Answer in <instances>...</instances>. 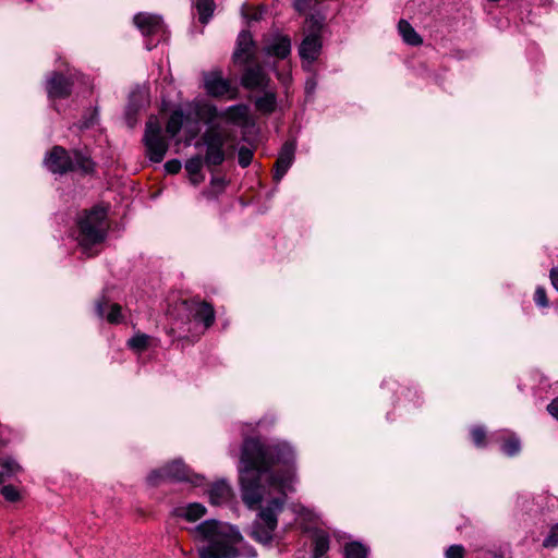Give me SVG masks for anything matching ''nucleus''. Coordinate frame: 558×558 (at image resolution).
Masks as SVG:
<instances>
[{
  "label": "nucleus",
  "instance_id": "f257e3e1",
  "mask_svg": "<svg viewBox=\"0 0 558 558\" xmlns=\"http://www.w3.org/2000/svg\"><path fill=\"white\" fill-rule=\"evenodd\" d=\"M238 471L242 500L250 508L262 502V478L267 475V484L281 497L271 498L265 507H270L278 514L283 510L287 493L294 490L295 451L286 441L264 442L247 436L242 441Z\"/></svg>",
  "mask_w": 558,
  "mask_h": 558
},
{
  "label": "nucleus",
  "instance_id": "f03ea898",
  "mask_svg": "<svg viewBox=\"0 0 558 558\" xmlns=\"http://www.w3.org/2000/svg\"><path fill=\"white\" fill-rule=\"evenodd\" d=\"M195 538L207 542L198 548V558H239L236 545L243 541L239 529L232 524L209 519L194 527Z\"/></svg>",
  "mask_w": 558,
  "mask_h": 558
},
{
  "label": "nucleus",
  "instance_id": "7ed1b4c3",
  "mask_svg": "<svg viewBox=\"0 0 558 558\" xmlns=\"http://www.w3.org/2000/svg\"><path fill=\"white\" fill-rule=\"evenodd\" d=\"M77 241L84 248H92L105 242L108 235L107 209L101 205H94L84 209L76 220Z\"/></svg>",
  "mask_w": 558,
  "mask_h": 558
},
{
  "label": "nucleus",
  "instance_id": "20e7f679",
  "mask_svg": "<svg viewBox=\"0 0 558 558\" xmlns=\"http://www.w3.org/2000/svg\"><path fill=\"white\" fill-rule=\"evenodd\" d=\"M143 144L146 150V157L154 163H159L163 160L170 142L162 134V128L160 123L150 118L145 124V131L143 136Z\"/></svg>",
  "mask_w": 558,
  "mask_h": 558
},
{
  "label": "nucleus",
  "instance_id": "39448f33",
  "mask_svg": "<svg viewBox=\"0 0 558 558\" xmlns=\"http://www.w3.org/2000/svg\"><path fill=\"white\" fill-rule=\"evenodd\" d=\"M203 87L206 94L211 98L235 99L238 97V88L233 87L228 78L223 77L221 69L217 68L211 71H204Z\"/></svg>",
  "mask_w": 558,
  "mask_h": 558
},
{
  "label": "nucleus",
  "instance_id": "423d86ee",
  "mask_svg": "<svg viewBox=\"0 0 558 558\" xmlns=\"http://www.w3.org/2000/svg\"><path fill=\"white\" fill-rule=\"evenodd\" d=\"M74 82L60 71H52L46 81L45 89L48 99L54 104L57 100L66 99L72 95ZM53 109L58 110L56 105Z\"/></svg>",
  "mask_w": 558,
  "mask_h": 558
},
{
  "label": "nucleus",
  "instance_id": "0eeeda50",
  "mask_svg": "<svg viewBox=\"0 0 558 558\" xmlns=\"http://www.w3.org/2000/svg\"><path fill=\"white\" fill-rule=\"evenodd\" d=\"M47 169L53 174H66L74 172V159L72 149L68 150L63 146L54 145L47 154L44 160Z\"/></svg>",
  "mask_w": 558,
  "mask_h": 558
},
{
  "label": "nucleus",
  "instance_id": "6e6552de",
  "mask_svg": "<svg viewBox=\"0 0 558 558\" xmlns=\"http://www.w3.org/2000/svg\"><path fill=\"white\" fill-rule=\"evenodd\" d=\"M241 86L246 90H266L270 88L271 78L258 62L243 65Z\"/></svg>",
  "mask_w": 558,
  "mask_h": 558
},
{
  "label": "nucleus",
  "instance_id": "1a4fd4ad",
  "mask_svg": "<svg viewBox=\"0 0 558 558\" xmlns=\"http://www.w3.org/2000/svg\"><path fill=\"white\" fill-rule=\"evenodd\" d=\"M256 43L250 29H242L235 41V48L232 53L234 65L242 66L255 62Z\"/></svg>",
  "mask_w": 558,
  "mask_h": 558
},
{
  "label": "nucleus",
  "instance_id": "9d476101",
  "mask_svg": "<svg viewBox=\"0 0 558 558\" xmlns=\"http://www.w3.org/2000/svg\"><path fill=\"white\" fill-rule=\"evenodd\" d=\"M163 468L170 482L190 483L195 487L202 486L205 482L204 475L193 472L181 459H175L165 464Z\"/></svg>",
  "mask_w": 558,
  "mask_h": 558
},
{
  "label": "nucleus",
  "instance_id": "9b49d317",
  "mask_svg": "<svg viewBox=\"0 0 558 558\" xmlns=\"http://www.w3.org/2000/svg\"><path fill=\"white\" fill-rule=\"evenodd\" d=\"M295 150H296V140L295 138H289L287 140L278 154L277 160L275 162L274 167V174L272 179L276 182L281 181V179L286 175L289 168L292 166L294 158H295Z\"/></svg>",
  "mask_w": 558,
  "mask_h": 558
},
{
  "label": "nucleus",
  "instance_id": "f8f14e48",
  "mask_svg": "<svg viewBox=\"0 0 558 558\" xmlns=\"http://www.w3.org/2000/svg\"><path fill=\"white\" fill-rule=\"evenodd\" d=\"M133 21L145 37L165 32V23L162 17L159 15L141 12L135 14Z\"/></svg>",
  "mask_w": 558,
  "mask_h": 558
},
{
  "label": "nucleus",
  "instance_id": "ddd939ff",
  "mask_svg": "<svg viewBox=\"0 0 558 558\" xmlns=\"http://www.w3.org/2000/svg\"><path fill=\"white\" fill-rule=\"evenodd\" d=\"M186 308L195 306L194 318L204 324L205 328H209L215 323V308L214 305L207 301H202L199 298H193L191 300H184L182 302Z\"/></svg>",
  "mask_w": 558,
  "mask_h": 558
},
{
  "label": "nucleus",
  "instance_id": "4468645a",
  "mask_svg": "<svg viewBox=\"0 0 558 558\" xmlns=\"http://www.w3.org/2000/svg\"><path fill=\"white\" fill-rule=\"evenodd\" d=\"M323 39L315 35H305L299 46V54L302 61L314 63L320 56Z\"/></svg>",
  "mask_w": 558,
  "mask_h": 558
},
{
  "label": "nucleus",
  "instance_id": "2eb2a0df",
  "mask_svg": "<svg viewBox=\"0 0 558 558\" xmlns=\"http://www.w3.org/2000/svg\"><path fill=\"white\" fill-rule=\"evenodd\" d=\"M265 52L269 57L284 60L291 54V38L288 35H276L265 47Z\"/></svg>",
  "mask_w": 558,
  "mask_h": 558
},
{
  "label": "nucleus",
  "instance_id": "dca6fc26",
  "mask_svg": "<svg viewBox=\"0 0 558 558\" xmlns=\"http://www.w3.org/2000/svg\"><path fill=\"white\" fill-rule=\"evenodd\" d=\"M72 157L74 159V171H78L83 177L96 173L97 165L86 149H72Z\"/></svg>",
  "mask_w": 558,
  "mask_h": 558
},
{
  "label": "nucleus",
  "instance_id": "f3484780",
  "mask_svg": "<svg viewBox=\"0 0 558 558\" xmlns=\"http://www.w3.org/2000/svg\"><path fill=\"white\" fill-rule=\"evenodd\" d=\"M207 513L206 507L201 502H190L184 507H175L171 517L184 519L187 522H196Z\"/></svg>",
  "mask_w": 558,
  "mask_h": 558
},
{
  "label": "nucleus",
  "instance_id": "a211bd4d",
  "mask_svg": "<svg viewBox=\"0 0 558 558\" xmlns=\"http://www.w3.org/2000/svg\"><path fill=\"white\" fill-rule=\"evenodd\" d=\"M250 118V108L245 104H238L228 107L220 114V119H225L228 123L235 125L247 124Z\"/></svg>",
  "mask_w": 558,
  "mask_h": 558
},
{
  "label": "nucleus",
  "instance_id": "6ab92c4d",
  "mask_svg": "<svg viewBox=\"0 0 558 558\" xmlns=\"http://www.w3.org/2000/svg\"><path fill=\"white\" fill-rule=\"evenodd\" d=\"M208 496L211 505L219 506L229 501L233 496V492L225 480H220L211 484L208 489Z\"/></svg>",
  "mask_w": 558,
  "mask_h": 558
},
{
  "label": "nucleus",
  "instance_id": "aec40b11",
  "mask_svg": "<svg viewBox=\"0 0 558 558\" xmlns=\"http://www.w3.org/2000/svg\"><path fill=\"white\" fill-rule=\"evenodd\" d=\"M262 92L263 96H259L254 100L255 109L262 114L270 116L277 109V94L270 88Z\"/></svg>",
  "mask_w": 558,
  "mask_h": 558
},
{
  "label": "nucleus",
  "instance_id": "412c9836",
  "mask_svg": "<svg viewBox=\"0 0 558 558\" xmlns=\"http://www.w3.org/2000/svg\"><path fill=\"white\" fill-rule=\"evenodd\" d=\"M205 162L203 156L197 154L185 161V171L189 174L190 181L193 185H198L205 180V175L202 172Z\"/></svg>",
  "mask_w": 558,
  "mask_h": 558
},
{
  "label": "nucleus",
  "instance_id": "4be33fe9",
  "mask_svg": "<svg viewBox=\"0 0 558 558\" xmlns=\"http://www.w3.org/2000/svg\"><path fill=\"white\" fill-rule=\"evenodd\" d=\"M227 156L225 147L206 148L203 160L211 174L217 173L218 168L225 162Z\"/></svg>",
  "mask_w": 558,
  "mask_h": 558
},
{
  "label": "nucleus",
  "instance_id": "5701e85b",
  "mask_svg": "<svg viewBox=\"0 0 558 558\" xmlns=\"http://www.w3.org/2000/svg\"><path fill=\"white\" fill-rule=\"evenodd\" d=\"M144 107V100L141 93H132L125 109V119L128 125L133 128L137 122V116Z\"/></svg>",
  "mask_w": 558,
  "mask_h": 558
},
{
  "label": "nucleus",
  "instance_id": "b1692460",
  "mask_svg": "<svg viewBox=\"0 0 558 558\" xmlns=\"http://www.w3.org/2000/svg\"><path fill=\"white\" fill-rule=\"evenodd\" d=\"M398 32L403 41L410 46L416 47L423 44V38L421 35L407 20L401 19L398 22Z\"/></svg>",
  "mask_w": 558,
  "mask_h": 558
},
{
  "label": "nucleus",
  "instance_id": "393cba45",
  "mask_svg": "<svg viewBox=\"0 0 558 558\" xmlns=\"http://www.w3.org/2000/svg\"><path fill=\"white\" fill-rule=\"evenodd\" d=\"M189 120L190 116L185 117L182 109H177L172 111L166 123V133L169 140L175 137L180 133L183 126V122Z\"/></svg>",
  "mask_w": 558,
  "mask_h": 558
},
{
  "label": "nucleus",
  "instance_id": "a878e982",
  "mask_svg": "<svg viewBox=\"0 0 558 558\" xmlns=\"http://www.w3.org/2000/svg\"><path fill=\"white\" fill-rule=\"evenodd\" d=\"M206 148L225 147L226 137L217 125H210L201 137Z\"/></svg>",
  "mask_w": 558,
  "mask_h": 558
},
{
  "label": "nucleus",
  "instance_id": "bb28decb",
  "mask_svg": "<svg viewBox=\"0 0 558 558\" xmlns=\"http://www.w3.org/2000/svg\"><path fill=\"white\" fill-rule=\"evenodd\" d=\"M195 116L197 120L206 124H211L216 119L220 118L221 112L210 102H201L195 106Z\"/></svg>",
  "mask_w": 558,
  "mask_h": 558
},
{
  "label": "nucleus",
  "instance_id": "cd10ccee",
  "mask_svg": "<svg viewBox=\"0 0 558 558\" xmlns=\"http://www.w3.org/2000/svg\"><path fill=\"white\" fill-rule=\"evenodd\" d=\"M521 449V440L514 433L501 438L500 450L505 456L509 458L517 457Z\"/></svg>",
  "mask_w": 558,
  "mask_h": 558
},
{
  "label": "nucleus",
  "instance_id": "c85d7f7f",
  "mask_svg": "<svg viewBox=\"0 0 558 558\" xmlns=\"http://www.w3.org/2000/svg\"><path fill=\"white\" fill-rule=\"evenodd\" d=\"M330 7L331 1L329 0H315L305 16H313L315 20L328 23Z\"/></svg>",
  "mask_w": 558,
  "mask_h": 558
},
{
  "label": "nucleus",
  "instance_id": "c756f323",
  "mask_svg": "<svg viewBox=\"0 0 558 558\" xmlns=\"http://www.w3.org/2000/svg\"><path fill=\"white\" fill-rule=\"evenodd\" d=\"M193 5L198 13V21L202 24H207L211 19L216 9L214 0H193Z\"/></svg>",
  "mask_w": 558,
  "mask_h": 558
},
{
  "label": "nucleus",
  "instance_id": "7c9ffc66",
  "mask_svg": "<svg viewBox=\"0 0 558 558\" xmlns=\"http://www.w3.org/2000/svg\"><path fill=\"white\" fill-rule=\"evenodd\" d=\"M330 547V538L326 532H317L313 536V558H322Z\"/></svg>",
  "mask_w": 558,
  "mask_h": 558
},
{
  "label": "nucleus",
  "instance_id": "2f4dec72",
  "mask_svg": "<svg viewBox=\"0 0 558 558\" xmlns=\"http://www.w3.org/2000/svg\"><path fill=\"white\" fill-rule=\"evenodd\" d=\"M369 548L359 541H351L344 544V558H367Z\"/></svg>",
  "mask_w": 558,
  "mask_h": 558
},
{
  "label": "nucleus",
  "instance_id": "473e14b6",
  "mask_svg": "<svg viewBox=\"0 0 558 558\" xmlns=\"http://www.w3.org/2000/svg\"><path fill=\"white\" fill-rule=\"evenodd\" d=\"M226 186H227L226 178L223 175H216V173H214L210 179V187L207 190H204L203 195L207 199H215L221 193L225 192Z\"/></svg>",
  "mask_w": 558,
  "mask_h": 558
},
{
  "label": "nucleus",
  "instance_id": "72a5a7b5",
  "mask_svg": "<svg viewBox=\"0 0 558 558\" xmlns=\"http://www.w3.org/2000/svg\"><path fill=\"white\" fill-rule=\"evenodd\" d=\"M272 532L274 531H270L269 527L264 526L260 522H255L250 536L259 544L270 545L274 541Z\"/></svg>",
  "mask_w": 558,
  "mask_h": 558
},
{
  "label": "nucleus",
  "instance_id": "f704fd0d",
  "mask_svg": "<svg viewBox=\"0 0 558 558\" xmlns=\"http://www.w3.org/2000/svg\"><path fill=\"white\" fill-rule=\"evenodd\" d=\"M150 337L143 332H136L128 340V347L138 353L146 351L149 347Z\"/></svg>",
  "mask_w": 558,
  "mask_h": 558
},
{
  "label": "nucleus",
  "instance_id": "c9c22d12",
  "mask_svg": "<svg viewBox=\"0 0 558 558\" xmlns=\"http://www.w3.org/2000/svg\"><path fill=\"white\" fill-rule=\"evenodd\" d=\"M304 24L307 29L306 35H315L323 39V33L326 31L328 23L315 20L313 16H305Z\"/></svg>",
  "mask_w": 558,
  "mask_h": 558
},
{
  "label": "nucleus",
  "instance_id": "e433bc0d",
  "mask_svg": "<svg viewBox=\"0 0 558 558\" xmlns=\"http://www.w3.org/2000/svg\"><path fill=\"white\" fill-rule=\"evenodd\" d=\"M258 517L263 521V525L269 527L270 531H275L278 526V514L275 513L270 507H264Z\"/></svg>",
  "mask_w": 558,
  "mask_h": 558
},
{
  "label": "nucleus",
  "instance_id": "4c0bfd02",
  "mask_svg": "<svg viewBox=\"0 0 558 558\" xmlns=\"http://www.w3.org/2000/svg\"><path fill=\"white\" fill-rule=\"evenodd\" d=\"M470 436L476 448H485L487 446V432L483 426H473L470 430Z\"/></svg>",
  "mask_w": 558,
  "mask_h": 558
},
{
  "label": "nucleus",
  "instance_id": "58836bf2",
  "mask_svg": "<svg viewBox=\"0 0 558 558\" xmlns=\"http://www.w3.org/2000/svg\"><path fill=\"white\" fill-rule=\"evenodd\" d=\"M166 481H168V476L163 466L153 470L146 477L147 484L151 487H158Z\"/></svg>",
  "mask_w": 558,
  "mask_h": 558
},
{
  "label": "nucleus",
  "instance_id": "ea45409f",
  "mask_svg": "<svg viewBox=\"0 0 558 558\" xmlns=\"http://www.w3.org/2000/svg\"><path fill=\"white\" fill-rule=\"evenodd\" d=\"M105 318L109 324H113V325L120 324L123 318L121 305L118 303H111V301H110L109 310H108Z\"/></svg>",
  "mask_w": 558,
  "mask_h": 558
},
{
  "label": "nucleus",
  "instance_id": "a19ab883",
  "mask_svg": "<svg viewBox=\"0 0 558 558\" xmlns=\"http://www.w3.org/2000/svg\"><path fill=\"white\" fill-rule=\"evenodd\" d=\"M241 14L247 22H257L263 16V8H252L247 3H244L241 8Z\"/></svg>",
  "mask_w": 558,
  "mask_h": 558
},
{
  "label": "nucleus",
  "instance_id": "79ce46f5",
  "mask_svg": "<svg viewBox=\"0 0 558 558\" xmlns=\"http://www.w3.org/2000/svg\"><path fill=\"white\" fill-rule=\"evenodd\" d=\"M110 299L107 296L105 292L101 293L99 298L95 301V313L96 315L104 319L108 310H109Z\"/></svg>",
  "mask_w": 558,
  "mask_h": 558
},
{
  "label": "nucleus",
  "instance_id": "37998d69",
  "mask_svg": "<svg viewBox=\"0 0 558 558\" xmlns=\"http://www.w3.org/2000/svg\"><path fill=\"white\" fill-rule=\"evenodd\" d=\"M253 157H254L253 149H251L246 146H241L239 148L238 162L241 168H247L252 163Z\"/></svg>",
  "mask_w": 558,
  "mask_h": 558
},
{
  "label": "nucleus",
  "instance_id": "c03bdc74",
  "mask_svg": "<svg viewBox=\"0 0 558 558\" xmlns=\"http://www.w3.org/2000/svg\"><path fill=\"white\" fill-rule=\"evenodd\" d=\"M1 495L7 501L17 502L21 499V494L17 488L13 485H4L1 488Z\"/></svg>",
  "mask_w": 558,
  "mask_h": 558
},
{
  "label": "nucleus",
  "instance_id": "a18cd8bd",
  "mask_svg": "<svg viewBox=\"0 0 558 558\" xmlns=\"http://www.w3.org/2000/svg\"><path fill=\"white\" fill-rule=\"evenodd\" d=\"M543 547L551 549L558 547V523L550 527L548 535L543 541Z\"/></svg>",
  "mask_w": 558,
  "mask_h": 558
},
{
  "label": "nucleus",
  "instance_id": "49530a36",
  "mask_svg": "<svg viewBox=\"0 0 558 558\" xmlns=\"http://www.w3.org/2000/svg\"><path fill=\"white\" fill-rule=\"evenodd\" d=\"M533 300L538 307L545 308L549 306L546 289L542 286L536 287Z\"/></svg>",
  "mask_w": 558,
  "mask_h": 558
},
{
  "label": "nucleus",
  "instance_id": "de8ad7c7",
  "mask_svg": "<svg viewBox=\"0 0 558 558\" xmlns=\"http://www.w3.org/2000/svg\"><path fill=\"white\" fill-rule=\"evenodd\" d=\"M315 0H294L293 8L300 14L304 15L311 10Z\"/></svg>",
  "mask_w": 558,
  "mask_h": 558
},
{
  "label": "nucleus",
  "instance_id": "09e8293b",
  "mask_svg": "<svg viewBox=\"0 0 558 558\" xmlns=\"http://www.w3.org/2000/svg\"><path fill=\"white\" fill-rule=\"evenodd\" d=\"M465 549L462 545H451L446 550V558H464Z\"/></svg>",
  "mask_w": 558,
  "mask_h": 558
},
{
  "label": "nucleus",
  "instance_id": "8fccbe9b",
  "mask_svg": "<svg viewBox=\"0 0 558 558\" xmlns=\"http://www.w3.org/2000/svg\"><path fill=\"white\" fill-rule=\"evenodd\" d=\"M182 163L179 159H170L165 163V170L169 174H177L181 171Z\"/></svg>",
  "mask_w": 558,
  "mask_h": 558
},
{
  "label": "nucleus",
  "instance_id": "3c124183",
  "mask_svg": "<svg viewBox=\"0 0 558 558\" xmlns=\"http://www.w3.org/2000/svg\"><path fill=\"white\" fill-rule=\"evenodd\" d=\"M0 465L7 470V472L13 473L21 469L20 464L11 458L1 459Z\"/></svg>",
  "mask_w": 558,
  "mask_h": 558
},
{
  "label": "nucleus",
  "instance_id": "603ef678",
  "mask_svg": "<svg viewBox=\"0 0 558 558\" xmlns=\"http://www.w3.org/2000/svg\"><path fill=\"white\" fill-rule=\"evenodd\" d=\"M276 77L277 80L286 87H288L292 83V75L291 72L288 71H276Z\"/></svg>",
  "mask_w": 558,
  "mask_h": 558
},
{
  "label": "nucleus",
  "instance_id": "864d4df0",
  "mask_svg": "<svg viewBox=\"0 0 558 558\" xmlns=\"http://www.w3.org/2000/svg\"><path fill=\"white\" fill-rule=\"evenodd\" d=\"M547 411L558 421V398H555L547 405Z\"/></svg>",
  "mask_w": 558,
  "mask_h": 558
},
{
  "label": "nucleus",
  "instance_id": "5fc2aeb1",
  "mask_svg": "<svg viewBox=\"0 0 558 558\" xmlns=\"http://www.w3.org/2000/svg\"><path fill=\"white\" fill-rule=\"evenodd\" d=\"M316 85H317V83L314 77L307 78L305 82V94L306 95L313 94L316 88Z\"/></svg>",
  "mask_w": 558,
  "mask_h": 558
},
{
  "label": "nucleus",
  "instance_id": "6e6d98bb",
  "mask_svg": "<svg viewBox=\"0 0 558 558\" xmlns=\"http://www.w3.org/2000/svg\"><path fill=\"white\" fill-rule=\"evenodd\" d=\"M97 117V108L94 109L93 113L89 116L88 119H86L83 123L84 128L89 129L95 124V120Z\"/></svg>",
  "mask_w": 558,
  "mask_h": 558
},
{
  "label": "nucleus",
  "instance_id": "4d7b16f0",
  "mask_svg": "<svg viewBox=\"0 0 558 558\" xmlns=\"http://www.w3.org/2000/svg\"><path fill=\"white\" fill-rule=\"evenodd\" d=\"M549 278L554 288L558 291V268H551Z\"/></svg>",
  "mask_w": 558,
  "mask_h": 558
},
{
  "label": "nucleus",
  "instance_id": "13d9d810",
  "mask_svg": "<svg viewBox=\"0 0 558 558\" xmlns=\"http://www.w3.org/2000/svg\"><path fill=\"white\" fill-rule=\"evenodd\" d=\"M4 482V473L0 472V485Z\"/></svg>",
  "mask_w": 558,
  "mask_h": 558
},
{
  "label": "nucleus",
  "instance_id": "bf43d9fd",
  "mask_svg": "<svg viewBox=\"0 0 558 558\" xmlns=\"http://www.w3.org/2000/svg\"><path fill=\"white\" fill-rule=\"evenodd\" d=\"M146 47L148 50H151L154 47H156V44H154V45L147 44Z\"/></svg>",
  "mask_w": 558,
  "mask_h": 558
},
{
  "label": "nucleus",
  "instance_id": "052dcab7",
  "mask_svg": "<svg viewBox=\"0 0 558 558\" xmlns=\"http://www.w3.org/2000/svg\"><path fill=\"white\" fill-rule=\"evenodd\" d=\"M494 557L495 558H504V555L502 554H494Z\"/></svg>",
  "mask_w": 558,
  "mask_h": 558
},
{
  "label": "nucleus",
  "instance_id": "680f3d73",
  "mask_svg": "<svg viewBox=\"0 0 558 558\" xmlns=\"http://www.w3.org/2000/svg\"><path fill=\"white\" fill-rule=\"evenodd\" d=\"M7 442L4 440H1V446H5Z\"/></svg>",
  "mask_w": 558,
  "mask_h": 558
},
{
  "label": "nucleus",
  "instance_id": "e2e57ef3",
  "mask_svg": "<svg viewBox=\"0 0 558 558\" xmlns=\"http://www.w3.org/2000/svg\"><path fill=\"white\" fill-rule=\"evenodd\" d=\"M253 556L256 557L257 556V553L255 551V549H253Z\"/></svg>",
  "mask_w": 558,
  "mask_h": 558
}]
</instances>
